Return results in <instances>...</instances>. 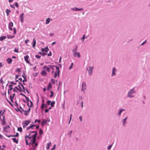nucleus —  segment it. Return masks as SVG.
<instances>
[{
	"instance_id": "nucleus-1",
	"label": "nucleus",
	"mask_w": 150,
	"mask_h": 150,
	"mask_svg": "<svg viewBox=\"0 0 150 150\" xmlns=\"http://www.w3.org/2000/svg\"><path fill=\"white\" fill-rule=\"evenodd\" d=\"M136 93V91L134 90V87L128 91L127 96L129 98H133L134 97V94Z\"/></svg>"
},
{
	"instance_id": "nucleus-2",
	"label": "nucleus",
	"mask_w": 150,
	"mask_h": 150,
	"mask_svg": "<svg viewBox=\"0 0 150 150\" xmlns=\"http://www.w3.org/2000/svg\"><path fill=\"white\" fill-rule=\"evenodd\" d=\"M93 68V67L91 66H89L88 68H87V70L88 71L89 75H91L92 74Z\"/></svg>"
},
{
	"instance_id": "nucleus-3",
	"label": "nucleus",
	"mask_w": 150,
	"mask_h": 150,
	"mask_svg": "<svg viewBox=\"0 0 150 150\" xmlns=\"http://www.w3.org/2000/svg\"><path fill=\"white\" fill-rule=\"evenodd\" d=\"M127 118H128L127 116L122 121V126L124 127H125L126 126V124L127 123Z\"/></svg>"
},
{
	"instance_id": "nucleus-4",
	"label": "nucleus",
	"mask_w": 150,
	"mask_h": 150,
	"mask_svg": "<svg viewBox=\"0 0 150 150\" xmlns=\"http://www.w3.org/2000/svg\"><path fill=\"white\" fill-rule=\"evenodd\" d=\"M83 9H84L82 8H79L77 7H75L71 8V10L74 11H83Z\"/></svg>"
},
{
	"instance_id": "nucleus-5",
	"label": "nucleus",
	"mask_w": 150,
	"mask_h": 150,
	"mask_svg": "<svg viewBox=\"0 0 150 150\" xmlns=\"http://www.w3.org/2000/svg\"><path fill=\"white\" fill-rule=\"evenodd\" d=\"M117 71V70L115 67H114L112 69V74L111 75V76L112 77L115 76L116 74V72Z\"/></svg>"
},
{
	"instance_id": "nucleus-6",
	"label": "nucleus",
	"mask_w": 150,
	"mask_h": 150,
	"mask_svg": "<svg viewBox=\"0 0 150 150\" xmlns=\"http://www.w3.org/2000/svg\"><path fill=\"white\" fill-rule=\"evenodd\" d=\"M30 122V120H26L25 121V122L23 123L24 125L23 126V127L25 128L26 126H27Z\"/></svg>"
},
{
	"instance_id": "nucleus-7",
	"label": "nucleus",
	"mask_w": 150,
	"mask_h": 150,
	"mask_svg": "<svg viewBox=\"0 0 150 150\" xmlns=\"http://www.w3.org/2000/svg\"><path fill=\"white\" fill-rule=\"evenodd\" d=\"M73 56L74 57H76L77 56L78 58H80L81 57V55L79 52H75L73 54Z\"/></svg>"
},
{
	"instance_id": "nucleus-8",
	"label": "nucleus",
	"mask_w": 150,
	"mask_h": 150,
	"mask_svg": "<svg viewBox=\"0 0 150 150\" xmlns=\"http://www.w3.org/2000/svg\"><path fill=\"white\" fill-rule=\"evenodd\" d=\"M37 134L38 133H36V134H35L32 135V139H33L32 140H33V141H34L35 142L36 141V138Z\"/></svg>"
},
{
	"instance_id": "nucleus-9",
	"label": "nucleus",
	"mask_w": 150,
	"mask_h": 150,
	"mask_svg": "<svg viewBox=\"0 0 150 150\" xmlns=\"http://www.w3.org/2000/svg\"><path fill=\"white\" fill-rule=\"evenodd\" d=\"M82 91H84L86 90V83L84 82H83L82 84Z\"/></svg>"
},
{
	"instance_id": "nucleus-10",
	"label": "nucleus",
	"mask_w": 150,
	"mask_h": 150,
	"mask_svg": "<svg viewBox=\"0 0 150 150\" xmlns=\"http://www.w3.org/2000/svg\"><path fill=\"white\" fill-rule=\"evenodd\" d=\"M24 59L25 61L28 63L29 64L30 63V61L28 60L29 56L28 55H26L24 57Z\"/></svg>"
},
{
	"instance_id": "nucleus-11",
	"label": "nucleus",
	"mask_w": 150,
	"mask_h": 150,
	"mask_svg": "<svg viewBox=\"0 0 150 150\" xmlns=\"http://www.w3.org/2000/svg\"><path fill=\"white\" fill-rule=\"evenodd\" d=\"M36 41L35 40V38H34L33 39V42H32V44L33 47V48L35 47L36 45Z\"/></svg>"
},
{
	"instance_id": "nucleus-12",
	"label": "nucleus",
	"mask_w": 150,
	"mask_h": 150,
	"mask_svg": "<svg viewBox=\"0 0 150 150\" xmlns=\"http://www.w3.org/2000/svg\"><path fill=\"white\" fill-rule=\"evenodd\" d=\"M36 126V125H35L34 124V125H30V126L29 127H28L27 128V130H28L30 129H34V127H35Z\"/></svg>"
},
{
	"instance_id": "nucleus-13",
	"label": "nucleus",
	"mask_w": 150,
	"mask_h": 150,
	"mask_svg": "<svg viewBox=\"0 0 150 150\" xmlns=\"http://www.w3.org/2000/svg\"><path fill=\"white\" fill-rule=\"evenodd\" d=\"M13 26V23L12 22H10L9 24V25H8V28L9 29L11 30H12V27Z\"/></svg>"
},
{
	"instance_id": "nucleus-14",
	"label": "nucleus",
	"mask_w": 150,
	"mask_h": 150,
	"mask_svg": "<svg viewBox=\"0 0 150 150\" xmlns=\"http://www.w3.org/2000/svg\"><path fill=\"white\" fill-rule=\"evenodd\" d=\"M43 69H46V70L48 72H49L50 71V69L48 67H47L46 66H44L42 67Z\"/></svg>"
},
{
	"instance_id": "nucleus-15",
	"label": "nucleus",
	"mask_w": 150,
	"mask_h": 150,
	"mask_svg": "<svg viewBox=\"0 0 150 150\" xmlns=\"http://www.w3.org/2000/svg\"><path fill=\"white\" fill-rule=\"evenodd\" d=\"M52 88V85L51 83H49L48 84L47 87V91H49L50 89Z\"/></svg>"
},
{
	"instance_id": "nucleus-16",
	"label": "nucleus",
	"mask_w": 150,
	"mask_h": 150,
	"mask_svg": "<svg viewBox=\"0 0 150 150\" xmlns=\"http://www.w3.org/2000/svg\"><path fill=\"white\" fill-rule=\"evenodd\" d=\"M41 74L43 76H46L47 75V73L45 70H43L41 72Z\"/></svg>"
},
{
	"instance_id": "nucleus-17",
	"label": "nucleus",
	"mask_w": 150,
	"mask_h": 150,
	"mask_svg": "<svg viewBox=\"0 0 150 150\" xmlns=\"http://www.w3.org/2000/svg\"><path fill=\"white\" fill-rule=\"evenodd\" d=\"M60 72L58 71H56L54 73V77L56 78L57 76H59V75Z\"/></svg>"
},
{
	"instance_id": "nucleus-18",
	"label": "nucleus",
	"mask_w": 150,
	"mask_h": 150,
	"mask_svg": "<svg viewBox=\"0 0 150 150\" xmlns=\"http://www.w3.org/2000/svg\"><path fill=\"white\" fill-rule=\"evenodd\" d=\"M6 61L8 64H10L11 63L12 60L11 58H8L7 59Z\"/></svg>"
},
{
	"instance_id": "nucleus-19",
	"label": "nucleus",
	"mask_w": 150,
	"mask_h": 150,
	"mask_svg": "<svg viewBox=\"0 0 150 150\" xmlns=\"http://www.w3.org/2000/svg\"><path fill=\"white\" fill-rule=\"evenodd\" d=\"M125 110V109H120L119 110V112L118 113V115L119 116H120L121 115V113L122 112L124 111Z\"/></svg>"
},
{
	"instance_id": "nucleus-20",
	"label": "nucleus",
	"mask_w": 150,
	"mask_h": 150,
	"mask_svg": "<svg viewBox=\"0 0 150 150\" xmlns=\"http://www.w3.org/2000/svg\"><path fill=\"white\" fill-rule=\"evenodd\" d=\"M18 83H19V84H20V86L22 87V88L23 89V92L24 93H25V88L24 87V86H23V85L22 83H21L20 82H19Z\"/></svg>"
},
{
	"instance_id": "nucleus-21",
	"label": "nucleus",
	"mask_w": 150,
	"mask_h": 150,
	"mask_svg": "<svg viewBox=\"0 0 150 150\" xmlns=\"http://www.w3.org/2000/svg\"><path fill=\"white\" fill-rule=\"evenodd\" d=\"M47 122V120H43L41 123V125L42 126H44L45 124H46Z\"/></svg>"
},
{
	"instance_id": "nucleus-22",
	"label": "nucleus",
	"mask_w": 150,
	"mask_h": 150,
	"mask_svg": "<svg viewBox=\"0 0 150 150\" xmlns=\"http://www.w3.org/2000/svg\"><path fill=\"white\" fill-rule=\"evenodd\" d=\"M6 38V36H3L0 37V40L1 41H3L5 40Z\"/></svg>"
},
{
	"instance_id": "nucleus-23",
	"label": "nucleus",
	"mask_w": 150,
	"mask_h": 150,
	"mask_svg": "<svg viewBox=\"0 0 150 150\" xmlns=\"http://www.w3.org/2000/svg\"><path fill=\"white\" fill-rule=\"evenodd\" d=\"M51 142H50L49 143L47 144V146L46 147V149H48L50 148V146H51Z\"/></svg>"
},
{
	"instance_id": "nucleus-24",
	"label": "nucleus",
	"mask_w": 150,
	"mask_h": 150,
	"mask_svg": "<svg viewBox=\"0 0 150 150\" xmlns=\"http://www.w3.org/2000/svg\"><path fill=\"white\" fill-rule=\"evenodd\" d=\"M55 102L54 101H52V102H51L50 103V105L51 107H53L54 106V105L55 104Z\"/></svg>"
},
{
	"instance_id": "nucleus-25",
	"label": "nucleus",
	"mask_w": 150,
	"mask_h": 150,
	"mask_svg": "<svg viewBox=\"0 0 150 150\" xmlns=\"http://www.w3.org/2000/svg\"><path fill=\"white\" fill-rule=\"evenodd\" d=\"M38 53L42 56H44L47 54L46 53H42L41 52H38Z\"/></svg>"
},
{
	"instance_id": "nucleus-26",
	"label": "nucleus",
	"mask_w": 150,
	"mask_h": 150,
	"mask_svg": "<svg viewBox=\"0 0 150 150\" xmlns=\"http://www.w3.org/2000/svg\"><path fill=\"white\" fill-rule=\"evenodd\" d=\"M12 140L16 144L18 143V140H17L15 138H12Z\"/></svg>"
},
{
	"instance_id": "nucleus-27",
	"label": "nucleus",
	"mask_w": 150,
	"mask_h": 150,
	"mask_svg": "<svg viewBox=\"0 0 150 150\" xmlns=\"http://www.w3.org/2000/svg\"><path fill=\"white\" fill-rule=\"evenodd\" d=\"M11 12V11L8 9H6V12L7 14V16H8L9 14V13Z\"/></svg>"
},
{
	"instance_id": "nucleus-28",
	"label": "nucleus",
	"mask_w": 150,
	"mask_h": 150,
	"mask_svg": "<svg viewBox=\"0 0 150 150\" xmlns=\"http://www.w3.org/2000/svg\"><path fill=\"white\" fill-rule=\"evenodd\" d=\"M7 38L8 39H12L14 38L15 37L14 35H7Z\"/></svg>"
},
{
	"instance_id": "nucleus-29",
	"label": "nucleus",
	"mask_w": 150,
	"mask_h": 150,
	"mask_svg": "<svg viewBox=\"0 0 150 150\" xmlns=\"http://www.w3.org/2000/svg\"><path fill=\"white\" fill-rule=\"evenodd\" d=\"M77 49H78V47L76 45V47L75 48L72 50V52H76L77 51Z\"/></svg>"
},
{
	"instance_id": "nucleus-30",
	"label": "nucleus",
	"mask_w": 150,
	"mask_h": 150,
	"mask_svg": "<svg viewBox=\"0 0 150 150\" xmlns=\"http://www.w3.org/2000/svg\"><path fill=\"white\" fill-rule=\"evenodd\" d=\"M10 127V126L8 125H7V126L5 127H4V131H6V129H8Z\"/></svg>"
},
{
	"instance_id": "nucleus-31",
	"label": "nucleus",
	"mask_w": 150,
	"mask_h": 150,
	"mask_svg": "<svg viewBox=\"0 0 150 150\" xmlns=\"http://www.w3.org/2000/svg\"><path fill=\"white\" fill-rule=\"evenodd\" d=\"M50 18H47L46 19V24H48L50 22Z\"/></svg>"
},
{
	"instance_id": "nucleus-32",
	"label": "nucleus",
	"mask_w": 150,
	"mask_h": 150,
	"mask_svg": "<svg viewBox=\"0 0 150 150\" xmlns=\"http://www.w3.org/2000/svg\"><path fill=\"white\" fill-rule=\"evenodd\" d=\"M72 132V130H71L68 133V135L69 137H71V134Z\"/></svg>"
},
{
	"instance_id": "nucleus-33",
	"label": "nucleus",
	"mask_w": 150,
	"mask_h": 150,
	"mask_svg": "<svg viewBox=\"0 0 150 150\" xmlns=\"http://www.w3.org/2000/svg\"><path fill=\"white\" fill-rule=\"evenodd\" d=\"M45 103H42V105L41 106V108H42V109L43 110L45 108Z\"/></svg>"
},
{
	"instance_id": "nucleus-34",
	"label": "nucleus",
	"mask_w": 150,
	"mask_h": 150,
	"mask_svg": "<svg viewBox=\"0 0 150 150\" xmlns=\"http://www.w3.org/2000/svg\"><path fill=\"white\" fill-rule=\"evenodd\" d=\"M51 95H50V97H53L54 95V92L52 91H50Z\"/></svg>"
},
{
	"instance_id": "nucleus-35",
	"label": "nucleus",
	"mask_w": 150,
	"mask_h": 150,
	"mask_svg": "<svg viewBox=\"0 0 150 150\" xmlns=\"http://www.w3.org/2000/svg\"><path fill=\"white\" fill-rule=\"evenodd\" d=\"M6 123V122L5 120H2L1 124L3 125H5Z\"/></svg>"
},
{
	"instance_id": "nucleus-36",
	"label": "nucleus",
	"mask_w": 150,
	"mask_h": 150,
	"mask_svg": "<svg viewBox=\"0 0 150 150\" xmlns=\"http://www.w3.org/2000/svg\"><path fill=\"white\" fill-rule=\"evenodd\" d=\"M14 97H13V96H12V95H11L10 96V100H11V101L12 102H13V99Z\"/></svg>"
},
{
	"instance_id": "nucleus-37",
	"label": "nucleus",
	"mask_w": 150,
	"mask_h": 150,
	"mask_svg": "<svg viewBox=\"0 0 150 150\" xmlns=\"http://www.w3.org/2000/svg\"><path fill=\"white\" fill-rule=\"evenodd\" d=\"M13 34L14 35L16 34V30L15 28H13Z\"/></svg>"
},
{
	"instance_id": "nucleus-38",
	"label": "nucleus",
	"mask_w": 150,
	"mask_h": 150,
	"mask_svg": "<svg viewBox=\"0 0 150 150\" xmlns=\"http://www.w3.org/2000/svg\"><path fill=\"white\" fill-rule=\"evenodd\" d=\"M22 129L21 127H19L18 128V130L21 132H22Z\"/></svg>"
},
{
	"instance_id": "nucleus-39",
	"label": "nucleus",
	"mask_w": 150,
	"mask_h": 150,
	"mask_svg": "<svg viewBox=\"0 0 150 150\" xmlns=\"http://www.w3.org/2000/svg\"><path fill=\"white\" fill-rule=\"evenodd\" d=\"M43 132V131H42V130L41 129H40L39 130V133L41 135L42 134V133Z\"/></svg>"
},
{
	"instance_id": "nucleus-40",
	"label": "nucleus",
	"mask_w": 150,
	"mask_h": 150,
	"mask_svg": "<svg viewBox=\"0 0 150 150\" xmlns=\"http://www.w3.org/2000/svg\"><path fill=\"white\" fill-rule=\"evenodd\" d=\"M23 13H22L20 15V18H23Z\"/></svg>"
},
{
	"instance_id": "nucleus-41",
	"label": "nucleus",
	"mask_w": 150,
	"mask_h": 150,
	"mask_svg": "<svg viewBox=\"0 0 150 150\" xmlns=\"http://www.w3.org/2000/svg\"><path fill=\"white\" fill-rule=\"evenodd\" d=\"M35 143V142L33 141V140H31V142L29 143V144H34Z\"/></svg>"
},
{
	"instance_id": "nucleus-42",
	"label": "nucleus",
	"mask_w": 150,
	"mask_h": 150,
	"mask_svg": "<svg viewBox=\"0 0 150 150\" xmlns=\"http://www.w3.org/2000/svg\"><path fill=\"white\" fill-rule=\"evenodd\" d=\"M15 6L17 8L18 7V3L16 2L14 4Z\"/></svg>"
},
{
	"instance_id": "nucleus-43",
	"label": "nucleus",
	"mask_w": 150,
	"mask_h": 150,
	"mask_svg": "<svg viewBox=\"0 0 150 150\" xmlns=\"http://www.w3.org/2000/svg\"><path fill=\"white\" fill-rule=\"evenodd\" d=\"M112 144H111L108 146V149L110 150V149L112 147Z\"/></svg>"
},
{
	"instance_id": "nucleus-44",
	"label": "nucleus",
	"mask_w": 150,
	"mask_h": 150,
	"mask_svg": "<svg viewBox=\"0 0 150 150\" xmlns=\"http://www.w3.org/2000/svg\"><path fill=\"white\" fill-rule=\"evenodd\" d=\"M38 122V123H40V120H38L37 119H36L35 121V122H34V123H35L36 122Z\"/></svg>"
},
{
	"instance_id": "nucleus-45",
	"label": "nucleus",
	"mask_w": 150,
	"mask_h": 150,
	"mask_svg": "<svg viewBox=\"0 0 150 150\" xmlns=\"http://www.w3.org/2000/svg\"><path fill=\"white\" fill-rule=\"evenodd\" d=\"M51 102V101L50 100H48L47 102L46 103V104L48 105H49L50 104V103Z\"/></svg>"
},
{
	"instance_id": "nucleus-46",
	"label": "nucleus",
	"mask_w": 150,
	"mask_h": 150,
	"mask_svg": "<svg viewBox=\"0 0 150 150\" xmlns=\"http://www.w3.org/2000/svg\"><path fill=\"white\" fill-rule=\"evenodd\" d=\"M14 52H19L18 51V49L17 48H14Z\"/></svg>"
},
{
	"instance_id": "nucleus-47",
	"label": "nucleus",
	"mask_w": 150,
	"mask_h": 150,
	"mask_svg": "<svg viewBox=\"0 0 150 150\" xmlns=\"http://www.w3.org/2000/svg\"><path fill=\"white\" fill-rule=\"evenodd\" d=\"M55 67L56 68V69L57 70V71H59L60 72V70H59V67H57V66H55Z\"/></svg>"
},
{
	"instance_id": "nucleus-48",
	"label": "nucleus",
	"mask_w": 150,
	"mask_h": 150,
	"mask_svg": "<svg viewBox=\"0 0 150 150\" xmlns=\"http://www.w3.org/2000/svg\"><path fill=\"white\" fill-rule=\"evenodd\" d=\"M42 52H47V50H46L45 48H42Z\"/></svg>"
},
{
	"instance_id": "nucleus-49",
	"label": "nucleus",
	"mask_w": 150,
	"mask_h": 150,
	"mask_svg": "<svg viewBox=\"0 0 150 150\" xmlns=\"http://www.w3.org/2000/svg\"><path fill=\"white\" fill-rule=\"evenodd\" d=\"M35 57L39 59H40L41 57V56H39L38 54L36 55L35 56Z\"/></svg>"
},
{
	"instance_id": "nucleus-50",
	"label": "nucleus",
	"mask_w": 150,
	"mask_h": 150,
	"mask_svg": "<svg viewBox=\"0 0 150 150\" xmlns=\"http://www.w3.org/2000/svg\"><path fill=\"white\" fill-rule=\"evenodd\" d=\"M16 71L17 72L19 73L21 71V70H20V69L19 68H18V69H16Z\"/></svg>"
},
{
	"instance_id": "nucleus-51",
	"label": "nucleus",
	"mask_w": 150,
	"mask_h": 150,
	"mask_svg": "<svg viewBox=\"0 0 150 150\" xmlns=\"http://www.w3.org/2000/svg\"><path fill=\"white\" fill-rule=\"evenodd\" d=\"M30 111V107L27 110H25L24 112H29Z\"/></svg>"
},
{
	"instance_id": "nucleus-52",
	"label": "nucleus",
	"mask_w": 150,
	"mask_h": 150,
	"mask_svg": "<svg viewBox=\"0 0 150 150\" xmlns=\"http://www.w3.org/2000/svg\"><path fill=\"white\" fill-rule=\"evenodd\" d=\"M55 67V65H52V66H51V67L50 68H51V69L53 70L54 69Z\"/></svg>"
},
{
	"instance_id": "nucleus-53",
	"label": "nucleus",
	"mask_w": 150,
	"mask_h": 150,
	"mask_svg": "<svg viewBox=\"0 0 150 150\" xmlns=\"http://www.w3.org/2000/svg\"><path fill=\"white\" fill-rule=\"evenodd\" d=\"M51 82L53 84H54L55 83V81H54L53 79H51Z\"/></svg>"
},
{
	"instance_id": "nucleus-54",
	"label": "nucleus",
	"mask_w": 150,
	"mask_h": 150,
	"mask_svg": "<svg viewBox=\"0 0 150 150\" xmlns=\"http://www.w3.org/2000/svg\"><path fill=\"white\" fill-rule=\"evenodd\" d=\"M13 89V87H11V88H10L8 89V94H10V93H9V91H11Z\"/></svg>"
},
{
	"instance_id": "nucleus-55",
	"label": "nucleus",
	"mask_w": 150,
	"mask_h": 150,
	"mask_svg": "<svg viewBox=\"0 0 150 150\" xmlns=\"http://www.w3.org/2000/svg\"><path fill=\"white\" fill-rule=\"evenodd\" d=\"M56 145L55 144L54 145L53 147L51 149V150H54L55 148Z\"/></svg>"
},
{
	"instance_id": "nucleus-56",
	"label": "nucleus",
	"mask_w": 150,
	"mask_h": 150,
	"mask_svg": "<svg viewBox=\"0 0 150 150\" xmlns=\"http://www.w3.org/2000/svg\"><path fill=\"white\" fill-rule=\"evenodd\" d=\"M25 98L26 99V100L27 103H28V102L30 101V100L29 99V98L28 97L26 96Z\"/></svg>"
},
{
	"instance_id": "nucleus-57",
	"label": "nucleus",
	"mask_w": 150,
	"mask_h": 150,
	"mask_svg": "<svg viewBox=\"0 0 150 150\" xmlns=\"http://www.w3.org/2000/svg\"><path fill=\"white\" fill-rule=\"evenodd\" d=\"M27 81V79H26V77L25 78H24V79L23 80V83L24 82H26Z\"/></svg>"
},
{
	"instance_id": "nucleus-58",
	"label": "nucleus",
	"mask_w": 150,
	"mask_h": 150,
	"mask_svg": "<svg viewBox=\"0 0 150 150\" xmlns=\"http://www.w3.org/2000/svg\"><path fill=\"white\" fill-rule=\"evenodd\" d=\"M29 41V40L28 39L26 40L25 41V43L27 45V46H28V45H27V42H28Z\"/></svg>"
},
{
	"instance_id": "nucleus-59",
	"label": "nucleus",
	"mask_w": 150,
	"mask_h": 150,
	"mask_svg": "<svg viewBox=\"0 0 150 150\" xmlns=\"http://www.w3.org/2000/svg\"><path fill=\"white\" fill-rule=\"evenodd\" d=\"M38 144L37 143H35V146L34 147V149H35V147H37L38 146Z\"/></svg>"
},
{
	"instance_id": "nucleus-60",
	"label": "nucleus",
	"mask_w": 150,
	"mask_h": 150,
	"mask_svg": "<svg viewBox=\"0 0 150 150\" xmlns=\"http://www.w3.org/2000/svg\"><path fill=\"white\" fill-rule=\"evenodd\" d=\"M30 134H30V133L29 135V137H28V138L29 139H31V138H32V136H30Z\"/></svg>"
},
{
	"instance_id": "nucleus-61",
	"label": "nucleus",
	"mask_w": 150,
	"mask_h": 150,
	"mask_svg": "<svg viewBox=\"0 0 150 150\" xmlns=\"http://www.w3.org/2000/svg\"><path fill=\"white\" fill-rule=\"evenodd\" d=\"M19 135V134L18 133H16V134L14 135H13V137H18Z\"/></svg>"
},
{
	"instance_id": "nucleus-62",
	"label": "nucleus",
	"mask_w": 150,
	"mask_h": 150,
	"mask_svg": "<svg viewBox=\"0 0 150 150\" xmlns=\"http://www.w3.org/2000/svg\"><path fill=\"white\" fill-rule=\"evenodd\" d=\"M30 102L31 104L30 107L33 105V103L31 100H30Z\"/></svg>"
},
{
	"instance_id": "nucleus-63",
	"label": "nucleus",
	"mask_w": 150,
	"mask_h": 150,
	"mask_svg": "<svg viewBox=\"0 0 150 150\" xmlns=\"http://www.w3.org/2000/svg\"><path fill=\"white\" fill-rule=\"evenodd\" d=\"M22 77L24 78H26V76H25V73L24 72L23 73V75H22Z\"/></svg>"
},
{
	"instance_id": "nucleus-64",
	"label": "nucleus",
	"mask_w": 150,
	"mask_h": 150,
	"mask_svg": "<svg viewBox=\"0 0 150 150\" xmlns=\"http://www.w3.org/2000/svg\"><path fill=\"white\" fill-rule=\"evenodd\" d=\"M13 91L14 92H15V93L18 92L17 91L15 88H14L13 89Z\"/></svg>"
}]
</instances>
